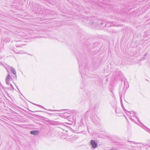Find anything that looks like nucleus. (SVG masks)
I'll use <instances>...</instances> for the list:
<instances>
[{
	"instance_id": "1",
	"label": "nucleus",
	"mask_w": 150,
	"mask_h": 150,
	"mask_svg": "<svg viewBox=\"0 0 150 150\" xmlns=\"http://www.w3.org/2000/svg\"><path fill=\"white\" fill-rule=\"evenodd\" d=\"M89 22L91 25H93V27L97 30L100 29V26L103 23L100 22V21L99 20H96L95 21L91 20Z\"/></svg>"
},
{
	"instance_id": "2",
	"label": "nucleus",
	"mask_w": 150,
	"mask_h": 150,
	"mask_svg": "<svg viewBox=\"0 0 150 150\" xmlns=\"http://www.w3.org/2000/svg\"><path fill=\"white\" fill-rule=\"evenodd\" d=\"M11 78L9 74H8L6 77V82L8 85H9L10 84L9 81H11Z\"/></svg>"
},
{
	"instance_id": "3",
	"label": "nucleus",
	"mask_w": 150,
	"mask_h": 150,
	"mask_svg": "<svg viewBox=\"0 0 150 150\" xmlns=\"http://www.w3.org/2000/svg\"><path fill=\"white\" fill-rule=\"evenodd\" d=\"M90 144L91 145L92 148H96L98 147L97 143L93 140H91V141Z\"/></svg>"
},
{
	"instance_id": "4",
	"label": "nucleus",
	"mask_w": 150,
	"mask_h": 150,
	"mask_svg": "<svg viewBox=\"0 0 150 150\" xmlns=\"http://www.w3.org/2000/svg\"><path fill=\"white\" fill-rule=\"evenodd\" d=\"M30 133L32 134L35 135L38 134V130L31 131Z\"/></svg>"
},
{
	"instance_id": "5",
	"label": "nucleus",
	"mask_w": 150,
	"mask_h": 150,
	"mask_svg": "<svg viewBox=\"0 0 150 150\" xmlns=\"http://www.w3.org/2000/svg\"><path fill=\"white\" fill-rule=\"evenodd\" d=\"M10 69H11V71H12V73L14 75H15L16 76V71L15 70V69L11 67H10Z\"/></svg>"
},
{
	"instance_id": "6",
	"label": "nucleus",
	"mask_w": 150,
	"mask_h": 150,
	"mask_svg": "<svg viewBox=\"0 0 150 150\" xmlns=\"http://www.w3.org/2000/svg\"><path fill=\"white\" fill-rule=\"evenodd\" d=\"M9 85H10L12 88H13V86L10 83Z\"/></svg>"
}]
</instances>
